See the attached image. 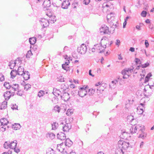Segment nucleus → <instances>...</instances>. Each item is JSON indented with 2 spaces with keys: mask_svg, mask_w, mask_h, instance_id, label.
<instances>
[{
  "mask_svg": "<svg viewBox=\"0 0 154 154\" xmlns=\"http://www.w3.org/2000/svg\"><path fill=\"white\" fill-rule=\"evenodd\" d=\"M128 142H125L123 140H120L118 143V148L116 151V154H124L127 149L129 146Z\"/></svg>",
  "mask_w": 154,
  "mask_h": 154,
  "instance_id": "obj_1",
  "label": "nucleus"
},
{
  "mask_svg": "<svg viewBox=\"0 0 154 154\" xmlns=\"http://www.w3.org/2000/svg\"><path fill=\"white\" fill-rule=\"evenodd\" d=\"M145 128L143 125H137L131 127L130 129V132L131 134L137 133V134L140 132L144 131Z\"/></svg>",
  "mask_w": 154,
  "mask_h": 154,
  "instance_id": "obj_2",
  "label": "nucleus"
},
{
  "mask_svg": "<svg viewBox=\"0 0 154 154\" xmlns=\"http://www.w3.org/2000/svg\"><path fill=\"white\" fill-rule=\"evenodd\" d=\"M134 68L132 67L130 68H125L124 71H122V73L123 75V79H127L131 74V73L133 72Z\"/></svg>",
  "mask_w": 154,
  "mask_h": 154,
  "instance_id": "obj_3",
  "label": "nucleus"
},
{
  "mask_svg": "<svg viewBox=\"0 0 154 154\" xmlns=\"http://www.w3.org/2000/svg\"><path fill=\"white\" fill-rule=\"evenodd\" d=\"M113 29L112 31H109V28L108 26L105 25H103L102 26L100 29V32L108 34H112L113 33L115 30L114 28H113Z\"/></svg>",
  "mask_w": 154,
  "mask_h": 154,
  "instance_id": "obj_4",
  "label": "nucleus"
},
{
  "mask_svg": "<svg viewBox=\"0 0 154 154\" xmlns=\"http://www.w3.org/2000/svg\"><path fill=\"white\" fill-rule=\"evenodd\" d=\"M87 50L86 45L84 44H82L78 48L77 51L81 54H85Z\"/></svg>",
  "mask_w": 154,
  "mask_h": 154,
  "instance_id": "obj_5",
  "label": "nucleus"
},
{
  "mask_svg": "<svg viewBox=\"0 0 154 154\" xmlns=\"http://www.w3.org/2000/svg\"><path fill=\"white\" fill-rule=\"evenodd\" d=\"M56 20H41L40 21L42 25L45 27L49 26L50 23H54Z\"/></svg>",
  "mask_w": 154,
  "mask_h": 154,
  "instance_id": "obj_6",
  "label": "nucleus"
},
{
  "mask_svg": "<svg viewBox=\"0 0 154 154\" xmlns=\"http://www.w3.org/2000/svg\"><path fill=\"white\" fill-rule=\"evenodd\" d=\"M102 45L101 43L100 44H97L94 45V46L95 47L96 51L97 52L99 53H102L105 50L106 47H105L103 45L102 46Z\"/></svg>",
  "mask_w": 154,
  "mask_h": 154,
  "instance_id": "obj_7",
  "label": "nucleus"
},
{
  "mask_svg": "<svg viewBox=\"0 0 154 154\" xmlns=\"http://www.w3.org/2000/svg\"><path fill=\"white\" fill-rule=\"evenodd\" d=\"M86 87L81 88L80 90L78 91V94L81 97H83L87 94V92L86 90Z\"/></svg>",
  "mask_w": 154,
  "mask_h": 154,
  "instance_id": "obj_8",
  "label": "nucleus"
},
{
  "mask_svg": "<svg viewBox=\"0 0 154 154\" xmlns=\"http://www.w3.org/2000/svg\"><path fill=\"white\" fill-rule=\"evenodd\" d=\"M0 122L2 125L3 126L1 128H2V131H5V130L6 128L5 126L7 125V124L9 123L7 119L5 118H2L0 119Z\"/></svg>",
  "mask_w": 154,
  "mask_h": 154,
  "instance_id": "obj_9",
  "label": "nucleus"
},
{
  "mask_svg": "<svg viewBox=\"0 0 154 154\" xmlns=\"http://www.w3.org/2000/svg\"><path fill=\"white\" fill-rule=\"evenodd\" d=\"M144 102V101H143ZM145 103H140L139 106L137 108V112L140 114H142L145 108Z\"/></svg>",
  "mask_w": 154,
  "mask_h": 154,
  "instance_id": "obj_10",
  "label": "nucleus"
},
{
  "mask_svg": "<svg viewBox=\"0 0 154 154\" xmlns=\"http://www.w3.org/2000/svg\"><path fill=\"white\" fill-rule=\"evenodd\" d=\"M70 5V3L69 0L63 1L61 4V7L64 9H67Z\"/></svg>",
  "mask_w": 154,
  "mask_h": 154,
  "instance_id": "obj_11",
  "label": "nucleus"
},
{
  "mask_svg": "<svg viewBox=\"0 0 154 154\" xmlns=\"http://www.w3.org/2000/svg\"><path fill=\"white\" fill-rule=\"evenodd\" d=\"M51 5V1L50 0H45L43 3V6L44 8H45V10L48 9L47 8L50 7Z\"/></svg>",
  "mask_w": 154,
  "mask_h": 154,
  "instance_id": "obj_12",
  "label": "nucleus"
},
{
  "mask_svg": "<svg viewBox=\"0 0 154 154\" xmlns=\"http://www.w3.org/2000/svg\"><path fill=\"white\" fill-rule=\"evenodd\" d=\"M71 128V125L70 123H66L64 126H63L62 129L64 132H67Z\"/></svg>",
  "mask_w": 154,
  "mask_h": 154,
  "instance_id": "obj_13",
  "label": "nucleus"
},
{
  "mask_svg": "<svg viewBox=\"0 0 154 154\" xmlns=\"http://www.w3.org/2000/svg\"><path fill=\"white\" fill-rule=\"evenodd\" d=\"M60 97L64 100H68L70 98L69 94L68 93H64L63 95H60Z\"/></svg>",
  "mask_w": 154,
  "mask_h": 154,
  "instance_id": "obj_14",
  "label": "nucleus"
},
{
  "mask_svg": "<svg viewBox=\"0 0 154 154\" xmlns=\"http://www.w3.org/2000/svg\"><path fill=\"white\" fill-rule=\"evenodd\" d=\"M118 83V81L117 80H115L112 81L109 85L110 88H111V89L115 88L116 87Z\"/></svg>",
  "mask_w": 154,
  "mask_h": 154,
  "instance_id": "obj_15",
  "label": "nucleus"
},
{
  "mask_svg": "<svg viewBox=\"0 0 154 154\" xmlns=\"http://www.w3.org/2000/svg\"><path fill=\"white\" fill-rule=\"evenodd\" d=\"M57 137L58 139L61 140H64L66 139L65 134L61 132L57 134Z\"/></svg>",
  "mask_w": 154,
  "mask_h": 154,
  "instance_id": "obj_16",
  "label": "nucleus"
},
{
  "mask_svg": "<svg viewBox=\"0 0 154 154\" xmlns=\"http://www.w3.org/2000/svg\"><path fill=\"white\" fill-rule=\"evenodd\" d=\"M109 43L108 39V38L104 37L102 38L101 40V44L104 46L106 47V45Z\"/></svg>",
  "mask_w": 154,
  "mask_h": 154,
  "instance_id": "obj_17",
  "label": "nucleus"
},
{
  "mask_svg": "<svg viewBox=\"0 0 154 154\" xmlns=\"http://www.w3.org/2000/svg\"><path fill=\"white\" fill-rule=\"evenodd\" d=\"M24 72V69L23 67L20 66L18 67L17 71L18 75H22L23 74Z\"/></svg>",
  "mask_w": 154,
  "mask_h": 154,
  "instance_id": "obj_18",
  "label": "nucleus"
},
{
  "mask_svg": "<svg viewBox=\"0 0 154 154\" xmlns=\"http://www.w3.org/2000/svg\"><path fill=\"white\" fill-rule=\"evenodd\" d=\"M3 96L5 99L6 100H8L10 98L11 95V92L9 91H7L4 93Z\"/></svg>",
  "mask_w": 154,
  "mask_h": 154,
  "instance_id": "obj_19",
  "label": "nucleus"
},
{
  "mask_svg": "<svg viewBox=\"0 0 154 154\" xmlns=\"http://www.w3.org/2000/svg\"><path fill=\"white\" fill-rule=\"evenodd\" d=\"M22 75L23 76V78L25 80H27L30 78L29 75L28 71H25L23 72V74Z\"/></svg>",
  "mask_w": 154,
  "mask_h": 154,
  "instance_id": "obj_20",
  "label": "nucleus"
},
{
  "mask_svg": "<svg viewBox=\"0 0 154 154\" xmlns=\"http://www.w3.org/2000/svg\"><path fill=\"white\" fill-rule=\"evenodd\" d=\"M63 143H62L60 144L57 145V149L60 152H64V148L63 146Z\"/></svg>",
  "mask_w": 154,
  "mask_h": 154,
  "instance_id": "obj_21",
  "label": "nucleus"
},
{
  "mask_svg": "<svg viewBox=\"0 0 154 154\" xmlns=\"http://www.w3.org/2000/svg\"><path fill=\"white\" fill-rule=\"evenodd\" d=\"M17 61V60H16L15 61H11L9 62L8 66L11 69H14Z\"/></svg>",
  "mask_w": 154,
  "mask_h": 154,
  "instance_id": "obj_22",
  "label": "nucleus"
},
{
  "mask_svg": "<svg viewBox=\"0 0 154 154\" xmlns=\"http://www.w3.org/2000/svg\"><path fill=\"white\" fill-rule=\"evenodd\" d=\"M19 87V85L17 84H13L11 86L12 90L14 91L18 90Z\"/></svg>",
  "mask_w": 154,
  "mask_h": 154,
  "instance_id": "obj_23",
  "label": "nucleus"
},
{
  "mask_svg": "<svg viewBox=\"0 0 154 154\" xmlns=\"http://www.w3.org/2000/svg\"><path fill=\"white\" fill-rule=\"evenodd\" d=\"M65 144L66 146L69 147L72 145V142L69 138H67L65 140Z\"/></svg>",
  "mask_w": 154,
  "mask_h": 154,
  "instance_id": "obj_24",
  "label": "nucleus"
},
{
  "mask_svg": "<svg viewBox=\"0 0 154 154\" xmlns=\"http://www.w3.org/2000/svg\"><path fill=\"white\" fill-rule=\"evenodd\" d=\"M46 137L51 139H53L55 138V135L52 133H48L46 134Z\"/></svg>",
  "mask_w": 154,
  "mask_h": 154,
  "instance_id": "obj_25",
  "label": "nucleus"
},
{
  "mask_svg": "<svg viewBox=\"0 0 154 154\" xmlns=\"http://www.w3.org/2000/svg\"><path fill=\"white\" fill-rule=\"evenodd\" d=\"M138 134H139V135L138 137L139 138L142 139H145L146 137L147 134L144 132V131Z\"/></svg>",
  "mask_w": 154,
  "mask_h": 154,
  "instance_id": "obj_26",
  "label": "nucleus"
},
{
  "mask_svg": "<svg viewBox=\"0 0 154 154\" xmlns=\"http://www.w3.org/2000/svg\"><path fill=\"white\" fill-rule=\"evenodd\" d=\"M17 141L16 140H14L13 141L10 142V148L14 149L16 148L17 145Z\"/></svg>",
  "mask_w": 154,
  "mask_h": 154,
  "instance_id": "obj_27",
  "label": "nucleus"
},
{
  "mask_svg": "<svg viewBox=\"0 0 154 154\" xmlns=\"http://www.w3.org/2000/svg\"><path fill=\"white\" fill-rule=\"evenodd\" d=\"M54 94L57 97V96H59L61 94V91L57 88H54L53 91V92Z\"/></svg>",
  "mask_w": 154,
  "mask_h": 154,
  "instance_id": "obj_28",
  "label": "nucleus"
},
{
  "mask_svg": "<svg viewBox=\"0 0 154 154\" xmlns=\"http://www.w3.org/2000/svg\"><path fill=\"white\" fill-rule=\"evenodd\" d=\"M116 15L113 13H110L107 16V19H113L115 18Z\"/></svg>",
  "mask_w": 154,
  "mask_h": 154,
  "instance_id": "obj_29",
  "label": "nucleus"
},
{
  "mask_svg": "<svg viewBox=\"0 0 154 154\" xmlns=\"http://www.w3.org/2000/svg\"><path fill=\"white\" fill-rule=\"evenodd\" d=\"M7 102L5 101H3L1 104L0 109L1 110L5 109L7 107Z\"/></svg>",
  "mask_w": 154,
  "mask_h": 154,
  "instance_id": "obj_30",
  "label": "nucleus"
},
{
  "mask_svg": "<svg viewBox=\"0 0 154 154\" xmlns=\"http://www.w3.org/2000/svg\"><path fill=\"white\" fill-rule=\"evenodd\" d=\"M145 97H143L140 100V102H142L143 101H144V103H145L146 101H147L149 100V97L150 95H145Z\"/></svg>",
  "mask_w": 154,
  "mask_h": 154,
  "instance_id": "obj_31",
  "label": "nucleus"
},
{
  "mask_svg": "<svg viewBox=\"0 0 154 154\" xmlns=\"http://www.w3.org/2000/svg\"><path fill=\"white\" fill-rule=\"evenodd\" d=\"M17 71L16 70H13L11 72L10 74L11 77L12 79H14L16 75L17 74Z\"/></svg>",
  "mask_w": 154,
  "mask_h": 154,
  "instance_id": "obj_32",
  "label": "nucleus"
},
{
  "mask_svg": "<svg viewBox=\"0 0 154 154\" xmlns=\"http://www.w3.org/2000/svg\"><path fill=\"white\" fill-rule=\"evenodd\" d=\"M29 41L31 45H34L36 43V40L35 38L33 37L29 38Z\"/></svg>",
  "mask_w": 154,
  "mask_h": 154,
  "instance_id": "obj_33",
  "label": "nucleus"
},
{
  "mask_svg": "<svg viewBox=\"0 0 154 154\" xmlns=\"http://www.w3.org/2000/svg\"><path fill=\"white\" fill-rule=\"evenodd\" d=\"M21 125L19 124H15L12 126V128L15 130H17L20 129L21 128Z\"/></svg>",
  "mask_w": 154,
  "mask_h": 154,
  "instance_id": "obj_34",
  "label": "nucleus"
},
{
  "mask_svg": "<svg viewBox=\"0 0 154 154\" xmlns=\"http://www.w3.org/2000/svg\"><path fill=\"white\" fill-rule=\"evenodd\" d=\"M95 90L93 89H89L87 92V94L89 96L93 95L94 93Z\"/></svg>",
  "mask_w": 154,
  "mask_h": 154,
  "instance_id": "obj_35",
  "label": "nucleus"
},
{
  "mask_svg": "<svg viewBox=\"0 0 154 154\" xmlns=\"http://www.w3.org/2000/svg\"><path fill=\"white\" fill-rule=\"evenodd\" d=\"M4 86L7 89H9L11 88V85L9 82H5L4 83Z\"/></svg>",
  "mask_w": 154,
  "mask_h": 154,
  "instance_id": "obj_36",
  "label": "nucleus"
},
{
  "mask_svg": "<svg viewBox=\"0 0 154 154\" xmlns=\"http://www.w3.org/2000/svg\"><path fill=\"white\" fill-rule=\"evenodd\" d=\"M4 147L5 149L10 148V142L9 141L5 142L4 145Z\"/></svg>",
  "mask_w": 154,
  "mask_h": 154,
  "instance_id": "obj_37",
  "label": "nucleus"
},
{
  "mask_svg": "<svg viewBox=\"0 0 154 154\" xmlns=\"http://www.w3.org/2000/svg\"><path fill=\"white\" fill-rule=\"evenodd\" d=\"M52 129L55 130L58 127V124L56 122H54L52 124Z\"/></svg>",
  "mask_w": 154,
  "mask_h": 154,
  "instance_id": "obj_38",
  "label": "nucleus"
},
{
  "mask_svg": "<svg viewBox=\"0 0 154 154\" xmlns=\"http://www.w3.org/2000/svg\"><path fill=\"white\" fill-rule=\"evenodd\" d=\"M107 22L109 24L110 26H114L115 27H116V24H114V23H113V21L114 20H107Z\"/></svg>",
  "mask_w": 154,
  "mask_h": 154,
  "instance_id": "obj_39",
  "label": "nucleus"
},
{
  "mask_svg": "<svg viewBox=\"0 0 154 154\" xmlns=\"http://www.w3.org/2000/svg\"><path fill=\"white\" fill-rule=\"evenodd\" d=\"M61 109L60 107L57 105L54 108V110L55 112H57L58 113L60 112Z\"/></svg>",
  "mask_w": 154,
  "mask_h": 154,
  "instance_id": "obj_40",
  "label": "nucleus"
},
{
  "mask_svg": "<svg viewBox=\"0 0 154 154\" xmlns=\"http://www.w3.org/2000/svg\"><path fill=\"white\" fill-rule=\"evenodd\" d=\"M31 85L29 84L25 85L24 86V89L25 90L27 91L28 89L30 88Z\"/></svg>",
  "mask_w": 154,
  "mask_h": 154,
  "instance_id": "obj_41",
  "label": "nucleus"
},
{
  "mask_svg": "<svg viewBox=\"0 0 154 154\" xmlns=\"http://www.w3.org/2000/svg\"><path fill=\"white\" fill-rule=\"evenodd\" d=\"M73 110L72 109H69L67 110L66 114L68 116H70L73 113Z\"/></svg>",
  "mask_w": 154,
  "mask_h": 154,
  "instance_id": "obj_42",
  "label": "nucleus"
},
{
  "mask_svg": "<svg viewBox=\"0 0 154 154\" xmlns=\"http://www.w3.org/2000/svg\"><path fill=\"white\" fill-rule=\"evenodd\" d=\"M152 75L151 73H148L147 75L146 76L145 78V82H147L149 81V77H150Z\"/></svg>",
  "mask_w": 154,
  "mask_h": 154,
  "instance_id": "obj_43",
  "label": "nucleus"
},
{
  "mask_svg": "<svg viewBox=\"0 0 154 154\" xmlns=\"http://www.w3.org/2000/svg\"><path fill=\"white\" fill-rule=\"evenodd\" d=\"M46 154H56L55 151H54L52 149H50V150H48L46 152Z\"/></svg>",
  "mask_w": 154,
  "mask_h": 154,
  "instance_id": "obj_44",
  "label": "nucleus"
},
{
  "mask_svg": "<svg viewBox=\"0 0 154 154\" xmlns=\"http://www.w3.org/2000/svg\"><path fill=\"white\" fill-rule=\"evenodd\" d=\"M47 15L51 18V19H54L55 18V16L51 13L48 14Z\"/></svg>",
  "mask_w": 154,
  "mask_h": 154,
  "instance_id": "obj_45",
  "label": "nucleus"
},
{
  "mask_svg": "<svg viewBox=\"0 0 154 154\" xmlns=\"http://www.w3.org/2000/svg\"><path fill=\"white\" fill-rule=\"evenodd\" d=\"M149 62H147L145 64H141L140 66H141L142 68H145L149 65Z\"/></svg>",
  "mask_w": 154,
  "mask_h": 154,
  "instance_id": "obj_46",
  "label": "nucleus"
},
{
  "mask_svg": "<svg viewBox=\"0 0 154 154\" xmlns=\"http://www.w3.org/2000/svg\"><path fill=\"white\" fill-rule=\"evenodd\" d=\"M60 88L63 90V91H64L67 89V87L64 84H63L61 85Z\"/></svg>",
  "mask_w": 154,
  "mask_h": 154,
  "instance_id": "obj_47",
  "label": "nucleus"
},
{
  "mask_svg": "<svg viewBox=\"0 0 154 154\" xmlns=\"http://www.w3.org/2000/svg\"><path fill=\"white\" fill-rule=\"evenodd\" d=\"M78 5V3L75 1H74L73 2L72 5V6L73 8H76L77 7V6Z\"/></svg>",
  "mask_w": 154,
  "mask_h": 154,
  "instance_id": "obj_48",
  "label": "nucleus"
},
{
  "mask_svg": "<svg viewBox=\"0 0 154 154\" xmlns=\"http://www.w3.org/2000/svg\"><path fill=\"white\" fill-rule=\"evenodd\" d=\"M141 1H143V0H139L137 5H135L136 7L138 8H140L142 5L141 3Z\"/></svg>",
  "mask_w": 154,
  "mask_h": 154,
  "instance_id": "obj_49",
  "label": "nucleus"
},
{
  "mask_svg": "<svg viewBox=\"0 0 154 154\" xmlns=\"http://www.w3.org/2000/svg\"><path fill=\"white\" fill-rule=\"evenodd\" d=\"M44 91H40L38 94V96L39 97H41L44 94Z\"/></svg>",
  "mask_w": 154,
  "mask_h": 154,
  "instance_id": "obj_50",
  "label": "nucleus"
},
{
  "mask_svg": "<svg viewBox=\"0 0 154 154\" xmlns=\"http://www.w3.org/2000/svg\"><path fill=\"white\" fill-rule=\"evenodd\" d=\"M65 64H63L62 65V68L64 70L68 71L69 69V67L67 66Z\"/></svg>",
  "mask_w": 154,
  "mask_h": 154,
  "instance_id": "obj_51",
  "label": "nucleus"
},
{
  "mask_svg": "<svg viewBox=\"0 0 154 154\" xmlns=\"http://www.w3.org/2000/svg\"><path fill=\"white\" fill-rule=\"evenodd\" d=\"M105 85V84H103V83L102 84L100 85L99 86V88H97V91H100L101 90L103 91V88H102V87L104 86Z\"/></svg>",
  "mask_w": 154,
  "mask_h": 154,
  "instance_id": "obj_52",
  "label": "nucleus"
},
{
  "mask_svg": "<svg viewBox=\"0 0 154 154\" xmlns=\"http://www.w3.org/2000/svg\"><path fill=\"white\" fill-rule=\"evenodd\" d=\"M57 81L63 82L64 81L63 77L62 76H60L57 78Z\"/></svg>",
  "mask_w": 154,
  "mask_h": 154,
  "instance_id": "obj_53",
  "label": "nucleus"
},
{
  "mask_svg": "<svg viewBox=\"0 0 154 154\" xmlns=\"http://www.w3.org/2000/svg\"><path fill=\"white\" fill-rule=\"evenodd\" d=\"M58 99L56 97H54L53 99L52 100V102L54 103H57L58 102Z\"/></svg>",
  "mask_w": 154,
  "mask_h": 154,
  "instance_id": "obj_54",
  "label": "nucleus"
},
{
  "mask_svg": "<svg viewBox=\"0 0 154 154\" xmlns=\"http://www.w3.org/2000/svg\"><path fill=\"white\" fill-rule=\"evenodd\" d=\"M4 80L5 78L4 75L2 73H0V81L2 82Z\"/></svg>",
  "mask_w": 154,
  "mask_h": 154,
  "instance_id": "obj_55",
  "label": "nucleus"
},
{
  "mask_svg": "<svg viewBox=\"0 0 154 154\" xmlns=\"http://www.w3.org/2000/svg\"><path fill=\"white\" fill-rule=\"evenodd\" d=\"M147 12L145 11H143L141 14V15L143 17H145L146 15Z\"/></svg>",
  "mask_w": 154,
  "mask_h": 154,
  "instance_id": "obj_56",
  "label": "nucleus"
},
{
  "mask_svg": "<svg viewBox=\"0 0 154 154\" xmlns=\"http://www.w3.org/2000/svg\"><path fill=\"white\" fill-rule=\"evenodd\" d=\"M136 63L137 64H140L141 63V61L138 58H136L135 59Z\"/></svg>",
  "mask_w": 154,
  "mask_h": 154,
  "instance_id": "obj_57",
  "label": "nucleus"
},
{
  "mask_svg": "<svg viewBox=\"0 0 154 154\" xmlns=\"http://www.w3.org/2000/svg\"><path fill=\"white\" fill-rule=\"evenodd\" d=\"M90 1V0H84L83 2V4L87 5L89 3Z\"/></svg>",
  "mask_w": 154,
  "mask_h": 154,
  "instance_id": "obj_58",
  "label": "nucleus"
},
{
  "mask_svg": "<svg viewBox=\"0 0 154 154\" xmlns=\"http://www.w3.org/2000/svg\"><path fill=\"white\" fill-rule=\"evenodd\" d=\"M76 93H78V91L77 90L75 91L73 90V91L71 92V94L72 95H75V94Z\"/></svg>",
  "mask_w": 154,
  "mask_h": 154,
  "instance_id": "obj_59",
  "label": "nucleus"
},
{
  "mask_svg": "<svg viewBox=\"0 0 154 154\" xmlns=\"http://www.w3.org/2000/svg\"><path fill=\"white\" fill-rule=\"evenodd\" d=\"M145 44L146 48H148L149 46V44L148 41L146 40H145Z\"/></svg>",
  "mask_w": 154,
  "mask_h": 154,
  "instance_id": "obj_60",
  "label": "nucleus"
},
{
  "mask_svg": "<svg viewBox=\"0 0 154 154\" xmlns=\"http://www.w3.org/2000/svg\"><path fill=\"white\" fill-rule=\"evenodd\" d=\"M17 106L16 105V104L14 105L13 104L12 105L11 108L13 109H17Z\"/></svg>",
  "mask_w": 154,
  "mask_h": 154,
  "instance_id": "obj_61",
  "label": "nucleus"
},
{
  "mask_svg": "<svg viewBox=\"0 0 154 154\" xmlns=\"http://www.w3.org/2000/svg\"><path fill=\"white\" fill-rule=\"evenodd\" d=\"M14 149V151L17 153H18L20 151V149L16 147Z\"/></svg>",
  "mask_w": 154,
  "mask_h": 154,
  "instance_id": "obj_62",
  "label": "nucleus"
},
{
  "mask_svg": "<svg viewBox=\"0 0 154 154\" xmlns=\"http://www.w3.org/2000/svg\"><path fill=\"white\" fill-rule=\"evenodd\" d=\"M109 5L107 4H106V3H104L103 4V8H105V7H106L107 8H108L109 7Z\"/></svg>",
  "mask_w": 154,
  "mask_h": 154,
  "instance_id": "obj_63",
  "label": "nucleus"
},
{
  "mask_svg": "<svg viewBox=\"0 0 154 154\" xmlns=\"http://www.w3.org/2000/svg\"><path fill=\"white\" fill-rule=\"evenodd\" d=\"M17 91V94L19 96H21L22 94V92L20 91H19V90Z\"/></svg>",
  "mask_w": 154,
  "mask_h": 154,
  "instance_id": "obj_64",
  "label": "nucleus"
}]
</instances>
